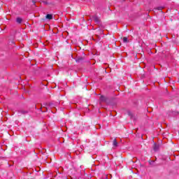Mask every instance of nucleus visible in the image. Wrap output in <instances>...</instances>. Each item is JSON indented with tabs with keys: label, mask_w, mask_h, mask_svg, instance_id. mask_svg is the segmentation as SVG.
<instances>
[{
	"label": "nucleus",
	"mask_w": 179,
	"mask_h": 179,
	"mask_svg": "<svg viewBox=\"0 0 179 179\" xmlns=\"http://www.w3.org/2000/svg\"><path fill=\"white\" fill-rule=\"evenodd\" d=\"M56 106H58V103H54V102H51V103H43V105H42V108H44V107H45L46 108V110H48V108H52V107H55ZM39 108V110H40V111H41V108Z\"/></svg>",
	"instance_id": "obj_1"
},
{
	"label": "nucleus",
	"mask_w": 179,
	"mask_h": 179,
	"mask_svg": "<svg viewBox=\"0 0 179 179\" xmlns=\"http://www.w3.org/2000/svg\"><path fill=\"white\" fill-rule=\"evenodd\" d=\"M29 111L24 110H18L17 115H24V114H27Z\"/></svg>",
	"instance_id": "obj_2"
},
{
	"label": "nucleus",
	"mask_w": 179,
	"mask_h": 179,
	"mask_svg": "<svg viewBox=\"0 0 179 179\" xmlns=\"http://www.w3.org/2000/svg\"><path fill=\"white\" fill-rule=\"evenodd\" d=\"M92 20H94L95 23H100V18L96 15L92 16Z\"/></svg>",
	"instance_id": "obj_3"
},
{
	"label": "nucleus",
	"mask_w": 179,
	"mask_h": 179,
	"mask_svg": "<svg viewBox=\"0 0 179 179\" xmlns=\"http://www.w3.org/2000/svg\"><path fill=\"white\" fill-rule=\"evenodd\" d=\"M85 61V59L82 57H79L76 59V62H78V64H82Z\"/></svg>",
	"instance_id": "obj_4"
},
{
	"label": "nucleus",
	"mask_w": 179,
	"mask_h": 179,
	"mask_svg": "<svg viewBox=\"0 0 179 179\" xmlns=\"http://www.w3.org/2000/svg\"><path fill=\"white\" fill-rule=\"evenodd\" d=\"M127 115H129V117H130L131 120H135V117L134 116V113H132V112L128 110Z\"/></svg>",
	"instance_id": "obj_5"
},
{
	"label": "nucleus",
	"mask_w": 179,
	"mask_h": 179,
	"mask_svg": "<svg viewBox=\"0 0 179 179\" xmlns=\"http://www.w3.org/2000/svg\"><path fill=\"white\" fill-rule=\"evenodd\" d=\"M113 147H114V148H117V147L118 146V142H117V139H116V138H115V139L113 140Z\"/></svg>",
	"instance_id": "obj_6"
},
{
	"label": "nucleus",
	"mask_w": 179,
	"mask_h": 179,
	"mask_svg": "<svg viewBox=\"0 0 179 179\" xmlns=\"http://www.w3.org/2000/svg\"><path fill=\"white\" fill-rule=\"evenodd\" d=\"M159 145H157L156 143L154 144L153 149H154L155 152H157V150H159Z\"/></svg>",
	"instance_id": "obj_7"
},
{
	"label": "nucleus",
	"mask_w": 179,
	"mask_h": 179,
	"mask_svg": "<svg viewBox=\"0 0 179 179\" xmlns=\"http://www.w3.org/2000/svg\"><path fill=\"white\" fill-rule=\"evenodd\" d=\"M46 19H48V20H51L52 19V14H47Z\"/></svg>",
	"instance_id": "obj_8"
},
{
	"label": "nucleus",
	"mask_w": 179,
	"mask_h": 179,
	"mask_svg": "<svg viewBox=\"0 0 179 179\" xmlns=\"http://www.w3.org/2000/svg\"><path fill=\"white\" fill-rule=\"evenodd\" d=\"M16 22H17V23H18L19 24H20V23H22V18H20V17H17Z\"/></svg>",
	"instance_id": "obj_9"
},
{
	"label": "nucleus",
	"mask_w": 179,
	"mask_h": 179,
	"mask_svg": "<svg viewBox=\"0 0 179 179\" xmlns=\"http://www.w3.org/2000/svg\"><path fill=\"white\" fill-rule=\"evenodd\" d=\"M100 100L101 101H106V100H107V98H106V96H101Z\"/></svg>",
	"instance_id": "obj_10"
},
{
	"label": "nucleus",
	"mask_w": 179,
	"mask_h": 179,
	"mask_svg": "<svg viewBox=\"0 0 179 179\" xmlns=\"http://www.w3.org/2000/svg\"><path fill=\"white\" fill-rule=\"evenodd\" d=\"M123 43H128V38L124 37L123 38Z\"/></svg>",
	"instance_id": "obj_11"
},
{
	"label": "nucleus",
	"mask_w": 179,
	"mask_h": 179,
	"mask_svg": "<svg viewBox=\"0 0 179 179\" xmlns=\"http://www.w3.org/2000/svg\"><path fill=\"white\" fill-rule=\"evenodd\" d=\"M157 10H162L163 9V7H158L157 8Z\"/></svg>",
	"instance_id": "obj_12"
},
{
	"label": "nucleus",
	"mask_w": 179,
	"mask_h": 179,
	"mask_svg": "<svg viewBox=\"0 0 179 179\" xmlns=\"http://www.w3.org/2000/svg\"><path fill=\"white\" fill-rule=\"evenodd\" d=\"M43 3H44L45 5L48 4V3L47 1H43Z\"/></svg>",
	"instance_id": "obj_13"
},
{
	"label": "nucleus",
	"mask_w": 179,
	"mask_h": 179,
	"mask_svg": "<svg viewBox=\"0 0 179 179\" xmlns=\"http://www.w3.org/2000/svg\"><path fill=\"white\" fill-rule=\"evenodd\" d=\"M32 2H33V3H34V5H35L36 4V1L34 0V1H32Z\"/></svg>",
	"instance_id": "obj_14"
}]
</instances>
